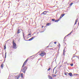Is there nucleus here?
Segmentation results:
<instances>
[{
    "instance_id": "obj_1",
    "label": "nucleus",
    "mask_w": 79,
    "mask_h": 79,
    "mask_svg": "<svg viewBox=\"0 0 79 79\" xmlns=\"http://www.w3.org/2000/svg\"><path fill=\"white\" fill-rule=\"evenodd\" d=\"M28 61V59H27L24 62L23 65L22 67V71H23V73H25L26 72V69H27V68L26 67H24L25 65H26V63Z\"/></svg>"
},
{
    "instance_id": "obj_2",
    "label": "nucleus",
    "mask_w": 79,
    "mask_h": 79,
    "mask_svg": "<svg viewBox=\"0 0 79 79\" xmlns=\"http://www.w3.org/2000/svg\"><path fill=\"white\" fill-rule=\"evenodd\" d=\"M12 43L13 44V48H16V44L15 43L14 40L13 41Z\"/></svg>"
},
{
    "instance_id": "obj_3",
    "label": "nucleus",
    "mask_w": 79,
    "mask_h": 79,
    "mask_svg": "<svg viewBox=\"0 0 79 79\" xmlns=\"http://www.w3.org/2000/svg\"><path fill=\"white\" fill-rule=\"evenodd\" d=\"M45 55H46V53L45 52H42L40 54V55L41 56H44Z\"/></svg>"
},
{
    "instance_id": "obj_4",
    "label": "nucleus",
    "mask_w": 79,
    "mask_h": 79,
    "mask_svg": "<svg viewBox=\"0 0 79 79\" xmlns=\"http://www.w3.org/2000/svg\"><path fill=\"white\" fill-rule=\"evenodd\" d=\"M64 15H65V14H61V15H60V18L59 19H61V18H63V16H64Z\"/></svg>"
},
{
    "instance_id": "obj_5",
    "label": "nucleus",
    "mask_w": 79,
    "mask_h": 79,
    "mask_svg": "<svg viewBox=\"0 0 79 79\" xmlns=\"http://www.w3.org/2000/svg\"><path fill=\"white\" fill-rule=\"evenodd\" d=\"M21 29H18L17 32V34H19V33H20L21 32Z\"/></svg>"
},
{
    "instance_id": "obj_6",
    "label": "nucleus",
    "mask_w": 79,
    "mask_h": 79,
    "mask_svg": "<svg viewBox=\"0 0 79 79\" xmlns=\"http://www.w3.org/2000/svg\"><path fill=\"white\" fill-rule=\"evenodd\" d=\"M47 11H44L43 13L41 14V15H43V14L45 15H47Z\"/></svg>"
},
{
    "instance_id": "obj_7",
    "label": "nucleus",
    "mask_w": 79,
    "mask_h": 79,
    "mask_svg": "<svg viewBox=\"0 0 79 79\" xmlns=\"http://www.w3.org/2000/svg\"><path fill=\"white\" fill-rule=\"evenodd\" d=\"M34 38H35V37H32L31 38V39H30L29 40V41H31L32 40H33V39H34Z\"/></svg>"
},
{
    "instance_id": "obj_8",
    "label": "nucleus",
    "mask_w": 79,
    "mask_h": 79,
    "mask_svg": "<svg viewBox=\"0 0 79 79\" xmlns=\"http://www.w3.org/2000/svg\"><path fill=\"white\" fill-rule=\"evenodd\" d=\"M69 75L70 77H72L73 76V74H72V73H69Z\"/></svg>"
},
{
    "instance_id": "obj_9",
    "label": "nucleus",
    "mask_w": 79,
    "mask_h": 79,
    "mask_svg": "<svg viewBox=\"0 0 79 79\" xmlns=\"http://www.w3.org/2000/svg\"><path fill=\"white\" fill-rule=\"evenodd\" d=\"M48 78H49V79H53V78L52 77V76H50V75H49L48 76Z\"/></svg>"
},
{
    "instance_id": "obj_10",
    "label": "nucleus",
    "mask_w": 79,
    "mask_h": 79,
    "mask_svg": "<svg viewBox=\"0 0 79 79\" xmlns=\"http://www.w3.org/2000/svg\"><path fill=\"white\" fill-rule=\"evenodd\" d=\"M78 21V19H77L76 20L75 23V24H76V23H77Z\"/></svg>"
},
{
    "instance_id": "obj_11",
    "label": "nucleus",
    "mask_w": 79,
    "mask_h": 79,
    "mask_svg": "<svg viewBox=\"0 0 79 79\" xmlns=\"http://www.w3.org/2000/svg\"><path fill=\"white\" fill-rule=\"evenodd\" d=\"M50 25H51V23H48L46 24V26H50Z\"/></svg>"
},
{
    "instance_id": "obj_12",
    "label": "nucleus",
    "mask_w": 79,
    "mask_h": 79,
    "mask_svg": "<svg viewBox=\"0 0 79 79\" xmlns=\"http://www.w3.org/2000/svg\"><path fill=\"white\" fill-rule=\"evenodd\" d=\"M1 67L2 68V69H3V64H1Z\"/></svg>"
},
{
    "instance_id": "obj_13",
    "label": "nucleus",
    "mask_w": 79,
    "mask_h": 79,
    "mask_svg": "<svg viewBox=\"0 0 79 79\" xmlns=\"http://www.w3.org/2000/svg\"><path fill=\"white\" fill-rule=\"evenodd\" d=\"M19 76H18V77H15V79H19Z\"/></svg>"
},
{
    "instance_id": "obj_14",
    "label": "nucleus",
    "mask_w": 79,
    "mask_h": 79,
    "mask_svg": "<svg viewBox=\"0 0 79 79\" xmlns=\"http://www.w3.org/2000/svg\"><path fill=\"white\" fill-rule=\"evenodd\" d=\"M74 76H79V74H73Z\"/></svg>"
},
{
    "instance_id": "obj_15",
    "label": "nucleus",
    "mask_w": 79,
    "mask_h": 79,
    "mask_svg": "<svg viewBox=\"0 0 79 79\" xmlns=\"http://www.w3.org/2000/svg\"><path fill=\"white\" fill-rule=\"evenodd\" d=\"M59 21H60V19H58V20H55V22H56V23H58V22Z\"/></svg>"
},
{
    "instance_id": "obj_16",
    "label": "nucleus",
    "mask_w": 79,
    "mask_h": 79,
    "mask_svg": "<svg viewBox=\"0 0 79 79\" xmlns=\"http://www.w3.org/2000/svg\"><path fill=\"white\" fill-rule=\"evenodd\" d=\"M21 77L23 78V73H21Z\"/></svg>"
},
{
    "instance_id": "obj_17",
    "label": "nucleus",
    "mask_w": 79,
    "mask_h": 79,
    "mask_svg": "<svg viewBox=\"0 0 79 79\" xmlns=\"http://www.w3.org/2000/svg\"><path fill=\"white\" fill-rule=\"evenodd\" d=\"M52 21H55V19H52Z\"/></svg>"
},
{
    "instance_id": "obj_18",
    "label": "nucleus",
    "mask_w": 79,
    "mask_h": 79,
    "mask_svg": "<svg viewBox=\"0 0 79 79\" xmlns=\"http://www.w3.org/2000/svg\"><path fill=\"white\" fill-rule=\"evenodd\" d=\"M4 50L6 49V45H4Z\"/></svg>"
},
{
    "instance_id": "obj_19",
    "label": "nucleus",
    "mask_w": 79,
    "mask_h": 79,
    "mask_svg": "<svg viewBox=\"0 0 79 79\" xmlns=\"http://www.w3.org/2000/svg\"><path fill=\"white\" fill-rule=\"evenodd\" d=\"M64 51H65V49H64L63 50V55H64Z\"/></svg>"
},
{
    "instance_id": "obj_20",
    "label": "nucleus",
    "mask_w": 79,
    "mask_h": 79,
    "mask_svg": "<svg viewBox=\"0 0 79 79\" xmlns=\"http://www.w3.org/2000/svg\"><path fill=\"white\" fill-rule=\"evenodd\" d=\"M68 73H65L64 74L66 75V76H68Z\"/></svg>"
},
{
    "instance_id": "obj_21",
    "label": "nucleus",
    "mask_w": 79,
    "mask_h": 79,
    "mask_svg": "<svg viewBox=\"0 0 79 79\" xmlns=\"http://www.w3.org/2000/svg\"><path fill=\"white\" fill-rule=\"evenodd\" d=\"M73 3H71L70 4V6H72V5H73Z\"/></svg>"
},
{
    "instance_id": "obj_22",
    "label": "nucleus",
    "mask_w": 79,
    "mask_h": 79,
    "mask_svg": "<svg viewBox=\"0 0 79 79\" xmlns=\"http://www.w3.org/2000/svg\"><path fill=\"white\" fill-rule=\"evenodd\" d=\"M51 69V68H48V71H50Z\"/></svg>"
},
{
    "instance_id": "obj_23",
    "label": "nucleus",
    "mask_w": 79,
    "mask_h": 79,
    "mask_svg": "<svg viewBox=\"0 0 79 79\" xmlns=\"http://www.w3.org/2000/svg\"><path fill=\"white\" fill-rule=\"evenodd\" d=\"M6 52L5 54V58H6Z\"/></svg>"
},
{
    "instance_id": "obj_24",
    "label": "nucleus",
    "mask_w": 79,
    "mask_h": 79,
    "mask_svg": "<svg viewBox=\"0 0 79 79\" xmlns=\"http://www.w3.org/2000/svg\"><path fill=\"white\" fill-rule=\"evenodd\" d=\"M56 67H57V66L54 68L53 70V71H54V70H55V69L56 68Z\"/></svg>"
},
{
    "instance_id": "obj_25",
    "label": "nucleus",
    "mask_w": 79,
    "mask_h": 79,
    "mask_svg": "<svg viewBox=\"0 0 79 79\" xmlns=\"http://www.w3.org/2000/svg\"><path fill=\"white\" fill-rule=\"evenodd\" d=\"M72 32H71L69 34L67 35H70V34H71Z\"/></svg>"
},
{
    "instance_id": "obj_26",
    "label": "nucleus",
    "mask_w": 79,
    "mask_h": 79,
    "mask_svg": "<svg viewBox=\"0 0 79 79\" xmlns=\"http://www.w3.org/2000/svg\"><path fill=\"white\" fill-rule=\"evenodd\" d=\"M56 42H57L56 41L55 42H54V44H56Z\"/></svg>"
},
{
    "instance_id": "obj_27",
    "label": "nucleus",
    "mask_w": 79,
    "mask_h": 79,
    "mask_svg": "<svg viewBox=\"0 0 79 79\" xmlns=\"http://www.w3.org/2000/svg\"><path fill=\"white\" fill-rule=\"evenodd\" d=\"M70 65L71 66H73V64H70Z\"/></svg>"
},
{
    "instance_id": "obj_28",
    "label": "nucleus",
    "mask_w": 79,
    "mask_h": 79,
    "mask_svg": "<svg viewBox=\"0 0 79 79\" xmlns=\"http://www.w3.org/2000/svg\"><path fill=\"white\" fill-rule=\"evenodd\" d=\"M28 35H31V34H30L29 33Z\"/></svg>"
},
{
    "instance_id": "obj_29",
    "label": "nucleus",
    "mask_w": 79,
    "mask_h": 79,
    "mask_svg": "<svg viewBox=\"0 0 79 79\" xmlns=\"http://www.w3.org/2000/svg\"><path fill=\"white\" fill-rule=\"evenodd\" d=\"M43 27H44V26H42V28H43Z\"/></svg>"
},
{
    "instance_id": "obj_30",
    "label": "nucleus",
    "mask_w": 79,
    "mask_h": 79,
    "mask_svg": "<svg viewBox=\"0 0 79 79\" xmlns=\"http://www.w3.org/2000/svg\"><path fill=\"white\" fill-rule=\"evenodd\" d=\"M54 77H56V75H54Z\"/></svg>"
}]
</instances>
